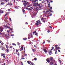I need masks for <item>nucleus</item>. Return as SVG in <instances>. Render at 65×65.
<instances>
[{
	"instance_id": "obj_62",
	"label": "nucleus",
	"mask_w": 65,
	"mask_h": 65,
	"mask_svg": "<svg viewBox=\"0 0 65 65\" xmlns=\"http://www.w3.org/2000/svg\"><path fill=\"white\" fill-rule=\"evenodd\" d=\"M21 65H24V64H23V63L22 62H21Z\"/></svg>"
},
{
	"instance_id": "obj_21",
	"label": "nucleus",
	"mask_w": 65,
	"mask_h": 65,
	"mask_svg": "<svg viewBox=\"0 0 65 65\" xmlns=\"http://www.w3.org/2000/svg\"><path fill=\"white\" fill-rule=\"evenodd\" d=\"M1 4L2 5H3L4 4V2H2L1 3Z\"/></svg>"
},
{
	"instance_id": "obj_55",
	"label": "nucleus",
	"mask_w": 65,
	"mask_h": 65,
	"mask_svg": "<svg viewBox=\"0 0 65 65\" xmlns=\"http://www.w3.org/2000/svg\"><path fill=\"white\" fill-rule=\"evenodd\" d=\"M45 43V41H44V42H43V43H42V44H44V43Z\"/></svg>"
},
{
	"instance_id": "obj_36",
	"label": "nucleus",
	"mask_w": 65,
	"mask_h": 65,
	"mask_svg": "<svg viewBox=\"0 0 65 65\" xmlns=\"http://www.w3.org/2000/svg\"><path fill=\"white\" fill-rule=\"evenodd\" d=\"M34 6H36V4H33Z\"/></svg>"
},
{
	"instance_id": "obj_50",
	"label": "nucleus",
	"mask_w": 65,
	"mask_h": 65,
	"mask_svg": "<svg viewBox=\"0 0 65 65\" xmlns=\"http://www.w3.org/2000/svg\"><path fill=\"white\" fill-rule=\"evenodd\" d=\"M49 27L51 29H52V26H49Z\"/></svg>"
},
{
	"instance_id": "obj_20",
	"label": "nucleus",
	"mask_w": 65,
	"mask_h": 65,
	"mask_svg": "<svg viewBox=\"0 0 65 65\" xmlns=\"http://www.w3.org/2000/svg\"><path fill=\"white\" fill-rule=\"evenodd\" d=\"M0 13H3V11L2 10H1L0 11Z\"/></svg>"
},
{
	"instance_id": "obj_12",
	"label": "nucleus",
	"mask_w": 65,
	"mask_h": 65,
	"mask_svg": "<svg viewBox=\"0 0 65 65\" xmlns=\"http://www.w3.org/2000/svg\"><path fill=\"white\" fill-rule=\"evenodd\" d=\"M22 11L23 12V13H24V14H26V13H25V10H24V9H22Z\"/></svg>"
},
{
	"instance_id": "obj_45",
	"label": "nucleus",
	"mask_w": 65,
	"mask_h": 65,
	"mask_svg": "<svg viewBox=\"0 0 65 65\" xmlns=\"http://www.w3.org/2000/svg\"><path fill=\"white\" fill-rule=\"evenodd\" d=\"M7 28H8V29H9V28H10V27L9 26H7Z\"/></svg>"
},
{
	"instance_id": "obj_9",
	"label": "nucleus",
	"mask_w": 65,
	"mask_h": 65,
	"mask_svg": "<svg viewBox=\"0 0 65 65\" xmlns=\"http://www.w3.org/2000/svg\"><path fill=\"white\" fill-rule=\"evenodd\" d=\"M46 61L48 63H50V58H48L47 59H46Z\"/></svg>"
},
{
	"instance_id": "obj_43",
	"label": "nucleus",
	"mask_w": 65,
	"mask_h": 65,
	"mask_svg": "<svg viewBox=\"0 0 65 65\" xmlns=\"http://www.w3.org/2000/svg\"><path fill=\"white\" fill-rule=\"evenodd\" d=\"M15 8H16V9L18 8V6H15Z\"/></svg>"
},
{
	"instance_id": "obj_8",
	"label": "nucleus",
	"mask_w": 65,
	"mask_h": 65,
	"mask_svg": "<svg viewBox=\"0 0 65 65\" xmlns=\"http://www.w3.org/2000/svg\"><path fill=\"white\" fill-rule=\"evenodd\" d=\"M48 14H49L50 15L47 16V17H49L50 16H52V13H51V12H50L48 13Z\"/></svg>"
},
{
	"instance_id": "obj_51",
	"label": "nucleus",
	"mask_w": 65,
	"mask_h": 65,
	"mask_svg": "<svg viewBox=\"0 0 65 65\" xmlns=\"http://www.w3.org/2000/svg\"><path fill=\"white\" fill-rule=\"evenodd\" d=\"M47 41L48 42H51V41H50V40H48Z\"/></svg>"
},
{
	"instance_id": "obj_18",
	"label": "nucleus",
	"mask_w": 65,
	"mask_h": 65,
	"mask_svg": "<svg viewBox=\"0 0 65 65\" xmlns=\"http://www.w3.org/2000/svg\"><path fill=\"white\" fill-rule=\"evenodd\" d=\"M8 5H12V4H11V3H9L8 4Z\"/></svg>"
},
{
	"instance_id": "obj_5",
	"label": "nucleus",
	"mask_w": 65,
	"mask_h": 65,
	"mask_svg": "<svg viewBox=\"0 0 65 65\" xmlns=\"http://www.w3.org/2000/svg\"><path fill=\"white\" fill-rule=\"evenodd\" d=\"M50 60L52 62V61H53L54 60V58L53 57H50V58H49Z\"/></svg>"
},
{
	"instance_id": "obj_14",
	"label": "nucleus",
	"mask_w": 65,
	"mask_h": 65,
	"mask_svg": "<svg viewBox=\"0 0 65 65\" xmlns=\"http://www.w3.org/2000/svg\"><path fill=\"white\" fill-rule=\"evenodd\" d=\"M1 56H5V55L4 53V54L1 53Z\"/></svg>"
},
{
	"instance_id": "obj_52",
	"label": "nucleus",
	"mask_w": 65,
	"mask_h": 65,
	"mask_svg": "<svg viewBox=\"0 0 65 65\" xmlns=\"http://www.w3.org/2000/svg\"><path fill=\"white\" fill-rule=\"evenodd\" d=\"M16 51L17 52H19V50H18L17 49L16 50Z\"/></svg>"
},
{
	"instance_id": "obj_42",
	"label": "nucleus",
	"mask_w": 65,
	"mask_h": 65,
	"mask_svg": "<svg viewBox=\"0 0 65 65\" xmlns=\"http://www.w3.org/2000/svg\"><path fill=\"white\" fill-rule=\"evenodd\" d=\"M6 48L7 49L8 48V46L7 45H6Z\"/></svg>"
},
{
	"instance_id": "obj_10",
	"label": "nucleus",
	"mask_w": 65,
	"mask_h": 65,
	"mask_svg": "<svg viewBox=\"0 0 65 65\" xmlns=\"http://www.w3.org/2000/svg\"><path fill=\"white\" fill-rule=\"evenodd\" d=\"M40 4H38V3L37 2L36 3V4H36V6H40Z\"/></svg>"
},
{
	"instance_id": "obj_41",
	"label": "nucleus",
	"mask_w": 65,
	"mask_h": 65,
	"mask_svg": "<svg viewBox=\"0 0 65 65\" xmlns=\"http://www.w3.org/2000/svg\"><path fill=\"white\" fill-rule=\"evenodd\" d=\"M10 29L11 31H12V30H13V29L12 28H10Z\"/></svg>"
},
{
	"instance_id": "obj_22",
	"label": "nucleus",
	"mask_w": 65,
	"mask_h": 65,
	"mask_svg": "<svg viewBox=\"0 0 65 65\" xmlns=\"http://www.w3.org/2000/svg\"><path fill=\"white\" fill-rule=\"evenodd\" d=\"M6 50L7 52H9V49L8 48Z\"/></svg>"
},
{
	"instance_id": "obj_61",
	"label": "nucleus",
	"mask_w": 65,
	"mask_h": 65,
	"mask_svg": "<svg viewBox=\"0 0 65 65\" xmlns=\"http://www.w3.org/2000/svg\"><path fill=\"white\" fill-rule=\"evenodd\" d=\"M24 52H25V47L24 48Z\"/></svg>"
},
{
	"instance_id": "obj_11",
	"label": "nucleus",
	"mask_w": 65,
	"mask_h": 65,
	"mask_svg": "<svg viewBox=\"0 0 65 65\" xmlns=\"http://www.w3.org/2000/svg\"><path fill=\"white\" fill-rule=\"evenodd\" d=\"M43 50L45 53H47V50H46V49L44 48Z\"/></svg>"
},
{
	"instance_id": "obj_29",
	"label": "nucleus",
	"mask_w": 65,
	"mask_h": 65,
	"mask_svg": "<svg viewBox=\"0 0 65 65\" xmlns=\"http://www.w3.org/2000/svg\"><path fill=\"white\" fill-rule=\"evenodd\" d=\"M17 52H16L15 53H14V55H17Z\"/></svg>"
},
{
	"instance_id": "obj_54",
	"label": "nucleus",
	"mask_w": 65,
	"mask_h": 65,
	"mask_svg": "<svg viewBox=\"0 0 65 65\" xmlns=\"http://www.w3.org/2000/svg\"><path fill=\"white\" fill-rule=\"evenodd\" d=\"M5 1L7 2H8V0H5Z\"/></svg>"
},
{
	"instance_id": "obj_48",
	"label": "nucleus",
	"mask_w": 65,
	"mask_h": 65,
	"mask_svg": "<svg viewBox=\"0 0 65 65\" xmlns=\"http://www.w3.org/2000/svg\"><path fill=\"white\" fill-rule=\"evenodd\" d=\"M52 50H54V47L53 46L52 47Z\"/></svg>"
},
{
	"instance_id": "obj_26",
	"label": "nucleus",
	"mask_w": 65,
	"mask_h": 65,
	"mask_svg": "<svg viewBox=\"0 0 65 65\" xmlns=\"http://www.w3.org/2000/svg\"><path fill=\"white\" fill-rule=\"evenodd\" d=\"M48 7H51V6H50V4H48Z\"/></svg>"
},
{
	"instance_id": "obj_56",
	"label": "nucleus",
	"mask_w": 65,
	"mask_h": 65,
	"mask_svg": "<svg viewBox=\"0 0 65 65\" xmlns=\"http://www.w3.org/2000/svg\"><path fill=\"white\" fill-rule=\"evenodd\" d=\"M20 51H22V50L21 49V48L20 49Z\"/></svg>"
},
{
	"instance_id": "obj_15",
	"label": "nucleus",
	"mask_w": 65,
	"mask_h": 65,
	"mask_svg": "<svg viewBox=\"0 0 65 65\" xmlns=\"http://www.w3.org/2000/svg\"><path fill=\"white\" fill-rule=\"evenodd\" d=\"M54 64V63L51 62L49 64V65H53Z\"/></svg>"
},
{
	"instance_id": "obj_59",
	"label": "nucleus",
	"mask_w": 65,
	"mask_h": 65,
	"mask_svg": "<svg viewBox=\"0 0 65 65\" xmlns=\"http://www.w3.org/2000/svg\"><path fill=\"white\" fill-rule=\"evenodd\" d=\"M57 46H58V45H55V47H56H56H57Z\"/></svg>"
},
{
	"instance_id": "obj_13",
	"label": "nucleus",
	"mask_w": 65,
	"mask_h": 65,
	"mask_svg": "<svg viewBox=\"0 0 65 65\" xmlns=\"http://www.w3.org/2000/svg\"><path fill=\"white\" fill-rule=\"evenodd\" d=\"M32 17H35V16H36V14L35 13H34V14H32Z\"/></svg>"
},
{
	"instance_id": "obj_44",
	"label": "nucleus",
	"mask_w": 65,
	"mask_h": 65,
	"mask_svg": "<svg viewBox=\"0 0 65 65\" xmlns=\"http://www.w3.org/2000/svg\"><path fill=\"white\" fill-rule=\"evenodd\" d=\"M25 24L26 25H28V22H26L25 23Z\"/></svg>"
},
{
	"instance_id": "obj_40",
	"label": "nucleus",
	"mask_w": 65,
	"mask_h": 65,
	"mask_svg": "<svg viewBox=\"0 0 65 65\" xmlns=\"http://www.w3.org/2000/svg\"><path fill=\"white\" fill-rule=\"evenodd\" d=\"M18 45L19 46H20V43L19 42H18Z\"/></svg>"
},
{
	"instance_id": "obj_19",
	"label": "nucleus",
	"mask_w": 65,
	"mask_h": 65,
	"mask_svg": "<svg viewBox=\"0 0 65 65\" xmlns=\"http://www.w3.org/2000/svg\"><path fill=\"white\" fill-rule=\"evenodd\" d=\"M35 25H36V26H38L39 25V24L37 23H35Z\"/></svg>"
},
{
	"instance_id": "obj_32",
	"label": "nucleus",
	"mask_w": 65,
	"mask_h": 65,
	"mask_svg": "<svg viewBox=\"0 0 65 65\" xmlns=\"http://www.w3.org/2000/svg\"><path fill=\"white\" fill-rule=\"evenodd\" d=\"M21 49L22 50H23V46H22L21 47Z\"/></svg>"
},
{
	"instance_id": "obj_4",
	"label": "nucleus",
	"mask_w": 65,
	"mask_h": 65,
	"mask_svg": "<svg viewBox=\"0 0 65 65\" xmlns=\"http://www.w3.org/2000/svg\"><path fill=\"white\" fill-rule=\"evenodd\" d=\"M30 1H32V4H36V3H35V0H34H34H30Z\"/></svg>"
},
{
	"instance_id": "obj_39",
	"label": "nucleus",
	"mask_w": 65,
	"mask_h": 65,
	"mask_svg": "<svg viewBox=\"0 0 65 65\" xmlns=\"http://www.w3.org/2000/svg\"><path fill=\"white\" fill-rule=\"evenodd\" d=\"M7 32L8 33H9V30H7Z\"/></svg>"
},
{
	"instance_id": "obj_2",
	"label": "nucleus",
	"mask_w": 65,
	"mask_h": 65,
	"mask_svg": "<svg viewBox=\"0 0 65 65\" xmlns=\"http://www.w3.org/2000/svg\"><path fill=\"white\" fill-rule=\"evenodd\" d=\"M33 36H32V34H30L29 35L28 39H30V38H33Z\"/></svg>"
},
{
	"instance_id": "obj_1",
	"label": "nucleus",
	"mask_w": 65,
	"mask_h": 65,
	"mask_svg": "<svg viewBox=\"0 0 65 65\" xmlns=\"http://www.w3.org/2000/svg\"><path fill=\"white\" fill-rule=\"evenodd\" d=\"M24 2L25 3L23 4V5L24 6V7L26 6V5H29V2L25 0H24Z\"/></svg>"
},
{
	"instance_id": "obj_58",
	"label": "nucleus",
	"mask_w": 65,
	"mask_h": 65,
	"mask_svg": "<svg viewBox=\"0 0 65 65\" xmlns=\"http://www.w3.org/2000/svg\"><path fill=\"white\" fill-rule=\"evenodd\" d=\"M58 48L59 50H60V49L61 48L60 47H59V46L58 47Z\"/></svg>"
},
{
	"instance_id": "obj_34",
	"label": "nucleus",
	"mask_w": 65,
	"mask_h": 65,
	"mask_svg": "<svg viewBox=\"0 0 65 65\" xmlns=\"http://www.w3.org/2000/svg\"><path fill=\"white\" fill-rule=\"evenodd\" d=\"M3 44H4V43H3V42H2L1 43V46L3 45Z\"/></svg>"
},
{
	"instance_id": "obj_57",
	"label": "nucleus",
	"mask_w": 65,
	"mask_h": 65,
	"mask_svg": "<svg viewBox=\"0 0 65 65\" xmlns=\"http://www.w3.org/2000/svg\"><path fill=\"white\" fill-rule=\"evenodd\" d=\"M27 56V54H25V57H26V56Z\"/></svg>"
},
{
	"instance_id": "obj_27",
	"label": "nucleus",
	"mask_w": 65,
	"mask_h": 65,
	"mask_svg": "<svg viewBox=\"0 0 65 65\" xmlns=\"http://www.w3.org/2000/svg\"><path fill=\"white\" fill-rule=\"evenodd\" d=\"M50 12H54V11H52L51 10H50L49 9V11H50Z\"/></svg>"
},
{
	"instance_id": "obj_33",
	"label": "nucleus",
	"mask_w": 65,
	"mask_h": 65,
	"mask_svg": "<svg viewBox=\"0 0 65 65\" xmlns=\"http://www.w3.org/2000/svg\"><path fill=\"white\" fill-rule=\"evenodd\" d=\"M12 44L14 46L15 45V46H16V44L14 43H12Z\"/></svg>"
},
{
	"instance_id": "obj_37",
	"label": "nucleus",
	"mask_w": 65,
	"mask_h": 65,
	"mask_svg": "<svg viewBox=\"0 0 65 65\" xmlns=\"http://www.w3.org/2000/svg\"><path fill=\"white\" fill-rule=\"evenodd\" d=\"M43 7V6H42H42H40V7H39V8H41V7Z\"/></svg>"
},
{
	"instance_id": "obj_64",
	"label": "nucleus",
	"mask_w": 65,
	"mask_h": 65,
	"mask_svg": "<svg viewBox=\"0 0 65 65\" xmlns=\"http://www.w3.org/2000/svg\"><path fill=\"white\" fill-rule=\"evenodd\" d=\"M47 32H48V33H49L50 32V30H48L47 31Z\"/></svg>"
},
{
	"instance_id": "obj_6",
	"label": "nucleus",
	"mask_w": 65,
	"mask_h": 65,
	"mask_svg": "<svg viewBox=\"0 0 65 65\" xmlns=\"http://www.w3.org/2000/svg\"><path fill=\"white\" fill-rule=\"evenodd\" d=\"M3 27L2 26L0 27V32H2L3 31Z\"/></svg>"
},
{
	"instance_id": "obj_63",
	"label": "nucleus",
	"mask_w": 65,
	"mask_h": 65,
	"mask_svg": "<svg viewBox=\"0 0 65 65\" xmlns=\"http://www.w3.org/2000/svg\"><path fill=\"white\" fill-rule=\"evenodd\" d=\"M38 21L39 22H40V20H38Z\"/></svg>"
},
{
	"instance_id": "obj_7",
	"label": "nucleus",
	"mask_w": 65,
	"mask_h": 65,
	"mask_svg": "<svg viewBox=\"0 0 65 65\" xmlns=\"http://www.w3.org/2000/svg\"><path fill=\"white\" fill-rule=\"evenodd\" d=\"M53 49H51V50H49L48 51V53H49L50 55H51V54H52V50Z\"/></svg>"
},
{
	"instance_id": "obj_53",
	"label": "nucleus",
	"mask_w": 65,
	"mask_h": 65,
	"mask_svg": "<svg viewBox=\"0 0 65 65\" xmlns=\"http://www.w3.org/2000/svg\"><path fill=\"white\" fill-rule=\"evenodd\" d=\"M38 0H35V3H36V2L37 1H38Z\"/></svg>"
},
{
	"instance_id": "obj_46",
	"label": "nucleus",
	"mask_w": 65,
	"mask_h": 65,
	"mask_svg": "<svg viewBox=\"0 0 65 65\" xmlns=\"http://www.w3.org/2000/svg\"><path fill=\"white\" fill-rule=\"evenodd\" d=\"M1 2H4V0H1Z\"/></svg>"
},
{
	"instance_id": "obj_23",
	"label": "nucleus",
	"mask_w": 65,
	"mask_h": 65,
	"mask_svg": "<svg viewBox=\"0 0 65 65\" xmlns=\"http://www.w3.org/2000/svg\"><path fill=\"white\" fill-rule=\"evenodd\" d=\"M32 51H33V52H35V51L36 50H35L34 49H32Z\"/></svg>"
},
{
	"instance_id": "obj_31",
	"label": "nucleus",
	"mask_w": 65,
	"mask_h": 65,
	"mask_svg": "<svg viewBox=\"0 0 65 65\" xmlns=\"http://www.w3.org/2000/svg\"><path fill=\"white\" fill-rule=\"evenodd\" d=\"M55 49L56 50V51H57V50L58 49V47H55Z\"/></svg>"
},
{
	"instance_id": "obj_38",
	"label": "nucleus",
	"mask_w": 65,
	"mask_h": 65,
	"mask_svg": "<svg viewBox=\"0 0 65 65\" xmlns=\"http://www.w3.org/2000/svg\"><path fill=\"white\" fill-rule=\"evenodd\" d=\"M49 11H50V10H49V9L48 11H46V13L48 12H49Z\"/></svg>"
},
{
	"instance_id": "obj_60",
	"label": "nucleus",
	"mask_w": 65,
	"mask_h": 65,
	"mask_svg": "<svg viewBox=\"0 0 65 65\" xmlns=\"http://www.w3.org/2000/svg\"><path fill=\"white\" fill-rule=\"evenodd\" d=\"M43 22H44V23H45V20H43Z\"/></svg>"
},
{
	"instance_id": "obj_16",
	"label": "nucleus",
	"mask_w": 65,
	"mask_h": 65,
	"mask_svg": "<svg viewBox=\"0 0 65 65\" xmlns=\"http://www.w3.org/2000/svg\"><path fill=\"white\" fill-rule=\"evenodd\" d=\"M36 11H37L38 10V7H36L35 9Z\"/></svg>"
},
{
	"instance_id": "obj_3",
	"label": "nucleus",
	"mask_w": 65,
	"mask_h": 65,
	"mask_svg": "<svg viewBox=\"0 0 65 65\" xmlns=\"http://www.w3.org/2000/svg\"><path fill=\"white\" fill-rule=\"evenodd\" d=\"M27 63H28L29 64H30V65H35V64L33 62H32L31 61H27Z\"/></svg>"
},
{
	"instance_id": "obj_49",
	"label": "nucleus",
	"mask_w": 65,
	"mask_h": 65,
	"mask_svg": "<svg viewBox=\"0 0 65 65\" xmlns=\"http://www.w3.org/2000/svg\"><path fill=\"white\" fill-rule=\"evenodd\" d=\"M18 56H20V53H19V52H18Z\"/></svg>"
},
{
	"instance_id": "obj_24",
	"label": "nucleus",
	"mask_w": 65,
	"mask_h": 65,
	"mask_svg": "<svg viewBox=\"0 0 65 65\" xmlns=\"http://www.w3.org/2000/svg\"><path fill=\"white\" fill-rule=\"evenodd\" d=\"M23 40H27V39L26 38H23Z\"/></svg>"
},
{
	"instance_id": "obj_47",
	"label": "nucleus",
	"mask_w": 65,
	"mask_h": 65,
	"mask_svg": "<svg viewBox=\"0 0 65 65\" xmlns=\"http://www.w3.org/2000/svg\"><path fill=\"white\" fill-rule=\"evenodd\" d=\"M59 63H61V61L60 60H59Z\"/></svg>"
},
{
	"instance_id": "obj_35",
	"label": "nucleus",
	"mask_w": 65,
	"mask_h": 65,
	"mask_svg": "<svg viewBox=\"0 0 65 65\" xmlns=\"http://www.w3.org/2000/svg\"><path fill=\"white\" fill-rule=\"evenodd\" d=\"M34 60L35 61H36L37 60V58H34Z\"/></svg>"
},
{
	"instance_id": "obj_30",
	"label": "nucleus",
	"mask_w": 65,
	"mask_h": 65,
	"mask_svg": "<svg viewBox=\"0 0 65 65\" xmlns=\"http://www.w3.org/2000/svg\"><path fill=\"white\" fill-rule=\"evenodd\" d=\"M38 32H37L36 33H35V35H36V36H38Z\"/></svg>"
},
{
	"instance_id": "obj_25",
	"label": "nucleus",
	"mask_w": 65,
	"mask_h": 65,
	"mask_svg": "<svg viewBox=\"0 0 65 65\" xmlns=\"http://www.w3.org/2000/svg\"><path fill=\"white\" fill-rule=\"evenodd\" d=\"M30 11H31L32 10V9H31V8H29L28 9Z\"/></svg>"
},
{
	"instance_id": "obj_17",
	"label": "nucleus",
	"mask_w": 65,
	"mask_h": 65,
	"mask_svg": "<svg viewBox=\"0 0 65 65\" xmlns=\"http://www.w3.org/2000/svg\"><path fill=\"white\" fill-rule=\"evenodd\" d=\"M1 47H2V50H3V51H4V50H3L4 49V47L2 46H1Z\"/></svg>"
},
{
	"instance_id": "obj_28",
	"label": "nucleus",
	"mask_w": 65,
	"mask_h": 65,
	"mask_svg": "<svg viewBox=\"0 0 65 65\" xmlns=\"http://www.w3.org/2000/svg\"><path fill=\"white\" fill-rule=\"evenodd\" d=\"M7 25H5V27L6 28H7Z\"/></svg>"
}]
</instances>
